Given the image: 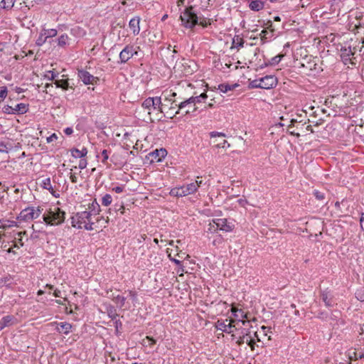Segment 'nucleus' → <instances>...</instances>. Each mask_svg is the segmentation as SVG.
Listing matches in <instances>:
<instances>
[{"mask_svg": "<svg viewBox=\"0 0 364 364\" xmlns=\"http://www.w3.org/2000/svg\"><path fill=\"white\" fill-rule=\"evenodd\" d=\"M139 22L140 18L139 16L134 17L129 21V26L134 35L139 34L140 31Z\"/></svg>", "mask_w": 364, "mask_h": 364, "instance_id": "dca6fc26", "label": "nucleus"}, {"mask_svg": "<svg viewBox=\"0 0 364 364\" xmlns=\"http://www.w3.org/2000/svg\"><path fill=\"white\" fill-rule=\"evenodd\" d=\"M70 152L71 155L75 158H82L87 155V149L82 148L81 150H79L76 148H73L70 150Z\"/></svg>", "mask_w": 364, "mask_h": 364, "instance_id": "5701e85b", "label": "nucleus"}, {"mask_svg": "<svg viewBox=\"0 0 364 364\" xmlns=\"http://www.w3.org/2000/svg\"><path fill=\"white\" fill-rule=\"evenodd\" d=\"M360 42H359L358 44H360ZM361 43V47H360L359 45H351L350 43H346L341 48V57H353L357 48H359L360 52H361L364 48V39L362 40Z\"/></svg>", "mask_w": 364, "mask_h": 364, "instance_id": "423d86ee", "label": "nucleus"}, {"mask_svg": "<svg viewBox=\"0 0 364 364\" xmlns=\"http://www.w3.org/2000/svg\"><path fill=\"white\" fill-rule=\"evenodd\" d=\"M2 112L4 113V114H14V109H13V107L11 106H9V105H5L3 108H2Z\"/></svg>", "mask_w": 364, "mask_h": 364, "instance_id": "a18cd8bd", "label": "nucleus"}, {"mask_svg": "<svg viewBox=\"0 0 364 364\" xmlns=\"http://www.w3.org/2000/svg\"><path fill=\"white\" fill-rule=\"evenodd\" d=\"M186 110L184 111L185 112V114H191V113H193L195 112H196L197 110H193V104L191 105H187L183 109Z\"/></svg>", "mask_w": 364, "mask_h": 364, "instance_id": "603ef678", "label": "nucleus"}, {"mask_svg": "<svg viewBox=\"0 0 364 364\" xmlns=\"http://www.w3.org/2000/svg\"><path fill=\"white\" fill-rule=\"evenodd\" d=\"M68 36L67 34L61 35L58 39V45L60 47H64L67 45Z\"/></svg>", "mask_w": 364, "mask_h": 364, "instance_id": "2f4dec72", "label": "nucleus"}, {"mask_svg": "<svg viewBox=\"0 0 364 364\" xmlns=\"http://www.w3.org/2000/svg\"><path fill=\"white\" fill-rule=\"evenodd\" d=\"M65 215V212L58 207H54L50 208L47 213L43 214V219L48 225H58L64 222Z\"/></svg>", "mask_w": 364, "mask_h": 364, "instance_id": "f03ea898", "label": "nucleus"}, {"mask_svg": "<svg viewBox=\"0 0 364 364\" xmlns=\"http://www.w3.org/2000/svg\"><path fill=\"white\" fill-rule=\"evenodd\" d=\"M42 31L43 33V35H45V36L46 37L47 39L48 38L55 37L58 33L57 30L53 29V28L52 29H43Z\"/></svg>", "mask_w": 364, "mask_h": 364, "instance_id": "7c9ffc66", "label": "nucleus"}, {"mask_svg": "<svg viewBox=\"0 0 364 364\" xmlns=\"http://www.w3.org/2000/svg\"><path fill=\"white\" fill-rule=\"evenodd\" d=\"M210 136L211 138H215V137H225V134L223 132H212L210 133Z\"/></svg>", "mask_w": 364, "mask_h": 364, "instance_id": "09e8293b", "label": "nucleus"}, {"mask_svg": "<svg viewBox=\"0 0 364 364\" xmlns=\"http://www.w3.org/2000/svg\"><path fill=\"white\" fill-rule=\"evenodd\" d=\"M70 178L73 183H77V177L75 174L71 173Z\"/></svg>", "mask_w": 364, "mask_h": 364, "instance_id": "69168bd1", "label": "nucleus"}, {"mask_svg": "<svg viewBox=\"0 0 364 364\" xmlns=\"http://www.w3.org/2000/svg\"><path fill=\"white\" fill-rule=\"evenodd\" d=\"M42 186L43 188L47 189V190H50L53 188L50 178H45L44 180H43Z\"/></svg>", "mask_w": 364, "mask_h": 364, "instance_id": "a19ab883", "label": "nucleus"}, {"mask_svg": "<svg viewBox=\"0 0 364 364\" xmlns=\"http://www.w3.org/2000/svg\"><path fill=\"white\" fill-rule=\"evenodd\" d=\"M87 213L90 215H99L101 209L99 203L97 202L96 199H95L91 203L88 205Z\"/></svg>", "mask_w": 364, "mask_h": 364, "instance_id": "f3484780", "label": "nucleus"}, {"mask_svg": "<svg viewBox=\"0 0 364 364\" xmlns=\"http://www.w3.org/2000/svg\"><path fill=\"white\" fill-rule=\"evenodd\" d=\"M327 313L326 312H320L318 314V315L317 316L318 318H321V319H326L327 318Z\"/></svg>", "mask_w": 364, "mask_h": 364, "instance_id": "680f3d73", "label": "nucleus"}, {"mask_svg": "<svg viewBox=\"0 0 364 364\" xmlns=\"http://www.w3.org/2000/svg\"><path fill=\"white\" fill-rule=\"evenodd\" d=\"M246 343L248 344V346H250L252 348H254V345H255V341L252 338L251 336H248L247 337V339H246Z\"/></svg>", "mask_w": 364, "mask_h": 364, "instance_id": "4d7b16f0", "label": "nucleus"}, {"mask_svg": "<svg viewBox=\"0 0 364 364\" xmlns=\"http://www.w3.org/2000/svg\"><path fill=\"white\" fill-rule=\"evenodd\" d=\"M237 86V84L233 85H228V84H226V85L225 84H221V85H220L218 86V89L220 90V92H222L223 93H226L228 91L233 90Z\"/></svg>", "mask_w": 364, "mask_h": 364, "instance_id": "c756f323", "label": "nucleus"}, {"mask_svg": "<svg viewBox=\"0 0 364 364\" xmlns=\"http://www.w3.org/2000/svg\"><path fill=\"white\" fill-rule=\"evenodd\" d=\"M56 330L60 333L68 334L72 328V325L68 322H61L57 323Z\"/></svg>", "mask_w": 364, "mask_h": 364, "instance_id": "6ab92c4d", "label": "nucleus"}, {"mask_svg": "<svg viewBox=\"0 0 364 364\" xmlns=\"http://www.w3.org/2000/svg\"><path fill=\"white\" fill-rule=\"evenodd\" d=\"M17 319L11 315L4 316L0 321V331L16 323Z\"/></svg>", "mask_w": 364, "mask_h": 364, "instance_id": "ddd939ff", "label": "nucleus"}, {"mask_svg": "<svg viewBox=\"0 0 364 364\" xmlns=\"http://www.w3.org/2000/svg\"><path fill=\"white\" fill-rule=\"evenodd\" d=\"M353 354L355 355V359H364V353H356L354 352Z\"/></svg>", "mask_w": 364, "mask_h": 364, "instance_id": "0e129e2a", "label": "nucleus"}, {"mask_svg": "<svg viewBox=\"0 0 364 364\" xmlns=\"http://www.w3.org/2000/svg\"><path fill=\"white\" fill-rule=\"evenodd\" d=\"M14 114H23L28 111V105L24 103H20L13 107Z\"/></svg>", "mask_w": 364, "mask_h": 364, "instance_id": "aec40b11", "label": "nucleus"}, {"mask_svg": "<svg viewBox=\"0 0 364 364\" xmlns=\"http://www.w3.org/2000/svg\"><path fill=\"white\" fill-rule=\"evenodd\" d=\"M146 340H147V341H148L146 346H149L150 347L154 346L156 342V341L155 339H154L153 338L149 337V336H146Z\"/></svg>", "mask_w": 364, "mask_h": 364, "instance_id": "864d4df0", "label": "nucleus"}, {"mask_svg": "<svg viewBox=\"0 0 364 364\" xmlns=\"http://www.w3.org/2000/svg\"><path fill=\"white\" fill-rule=\"evenodd\" d=\"M213 223L215 224L216 228L220 230L230 232L232 230L233 225L228 223L226 218L215 219Z\"/></svg>", "mask_w": 364, "mask_h": 364, "instance_id": "9b49d317", "label": "nucleus"}, {"mask_svg": "<svg viewBox=\"0 0 364 364\" xmlns=\"http://www.w3.org/2000/svg\"><path fill=\"white\" fill-rule=\"evenodd\" d=\"M16 223L12 221L11 222V225H5V224H1V225H0V228L1 229H4V230H6V228H9V227H12Z\"/></svg>", "mask_w": 364, "mask_h": 364, "instance_id": "052dcab7", "label": "nucleus"}, {"mask_svg": "<svg viewBox=\"0 0 364 364\" xmlns=\"http://www.w3.org/2000/svg\"><path fill=\"white\" fill-rule=\"evenodd\" d=\"M43 209L41 207L35 208L33 206L22 210L18 218L23 221H30L38 218L41 214Z\"/></svg>", "mask_w": 364, "mask_h": 364, "instance_id": "39448f33", "label": "nucleus"}, {"mask_svg": "<svg viewBox=\"0 0 364 364\" xmlns=\"http://www.w3.org/2000/svg\"><path fill=\"white\" fill-rule=\"evenodd\" d=\"M153 97H148L141 104V107L147 110V115L149 120L152 121L151 117V110L153 109Z\"/></svg>", "mask_w": 364, "mask_h": 364, "instance_id": "a211bd4d", "label": "nucleus"}, {"mask_svg": "<svg viewBox=\"0 0 364 364\" xmlns=\"http://www.w3.org/2000/svg\"><path fill=\"white\" fill-rule=\"evenodd\" d=\"M244 43L245 41L242 38L237 36V38H233L232 46L239 49L240 48L243 47Z\"/></svg>", "mask_w": 364, "mask_h": 364, "instance_id": "72a5a7b5", "label": "nucleus"}, {"mask_svg": "<svg viewBox=\"0 0 364 364\" xmlns=\"http://www.w3.org/2000/svg\"><path fill=\"white\" fill-rule=\"evenodd\" d=\"M115 300L117 302H119L120 303V306H123L124 305V303H125V300L126 299L123 296H117L116 298H115Z\"/></svg>", "mask_w": 364, "mask_h": 364, "instance_id": "6e6d98bb", "label": "nucleus"}, {"mask_svg": "<svg viewBox=\"0 0 364 364\" xmlns=\"http://www.w3.org/2000/svg\"><path fill=\"white\" fill-rule=\"evenodd\" d=\"M58 75V73H55L53 70H49L47 72V73L45 75V77L47 78L48 80H53L55 77H57Z\"/></svg>", "mask_w": 364, "mask_h": 364, "instance_id": "37998d69", "label": "nucleus"}, {"mask_svg": "<svg viewBox=\"0 0 364 364\" xmlns=\"http://www.w3.org/2000/svg\"><path fill=\"white\" fill-rule=\"evenodd\" d=\"M176 96V92H172V93H171V95H169V97H165V98H164V102H173V101H174V100L178 101V100H176V99H173V97H175ZM176 103H177V104H179V102H177ZM176 107H178V106H177V105H176V103H173V104H172V103H171V106H170V107H169V109H175Z\"/></svg>", "mask_w": 364, "mask_h": 364, "instance_id": "393cba45", "label": "nucleus"}, {"mask_svg": "<svg viewBox=\"0 0 364 364\" xmlns=\"http://www.w3.org/2000/svg\"><path fill=\"white\" fill-rule=\"evenodd\" d=\"M170 194L176 197H183L187 196L182 186L172 188L171 190Z\"/></svg>", "mask_w": 364, "mask_h": 364, "instance_id": "b1692460", "label": "nucleus"}, {"mask_svg": "<svg viewBox=\"0 0 364 364\" xmlns=\"http://www.w3.org/2000/svg\"><path fill=\"white\" fill-rule=\"evenodd\" d=\"M15 0H2L0 2V8L10 9L14 6Z\"/></svg>", "mask_w": 364, "mask_h": 364, "instance_id": "bb28decb", "label": "nucleus"}, {"mask_svg": "<svg viewBox=\"0 0 364 364\" xmlns=\"http://www.w3.org/2000/svg\"><path fill=\"white\" fill-rule=\"evenodd\" d=\"M46 37L45 36V35H43V31H41L38 38L36 40V43L38 46H41L46 42Z\"/></svg>", "mask_w": 364, "mask_h": 364, "instance_id": "f704fd0d", "label": "nucleus"}, {"mask_svg": "<svg viewBox=\"0 0 364 364\" xmlns=\"http://www.w3.org/2000/svg\"><path fill=\"white\" fill-rule=\"evenodd\" d=\"M320 298L326 307H333L336 304L333 294L328 289L320 291Z\"/></svg>", "mask_w": 364, "mask_h": 364, "instance_id": "9d476101", "label": "nucleus"}, {"mask_svg": "<svg viewBox=\"0 0 364 364\" xmlns=\"http://www.w3.org/2000/svg\"><path fill=\"white\" fill-rule=\"evenodd\" d=\"M201 102H202V100L199 98L198 96H192V97H189L188 99H186L181 102H179V104L176 103L177 102L176 100L173 101L172 104L176 103V105L178 106V110L175 112V115L178 114L180 113V111L183 110V109L187 105H191L192 104H193V110H197L198 107L196 106V104L200 103Z\"/></svg>", "mask_w": 364, "mask_h": 364, "instance_id": "0eeeda50", "label": "nucleus"}, {"mask_svg": "<svg viewBox=\"0 0 364 364\" xmlns=\"http://www.w3.org/2000/svg\"><path fill=\"white\" fill-rule=\"evenodd\" d=\"M71 33L76 34L79 36H83L85 34V31L79 26H75L71 29Z\"/></svg>", "mask_w": 364, "mask_h": 364, "instance_id": "e433bc0d", "label": "nucleus"}, {"mask_svg": "<svg viewBox=\"0 0 364 364\" xmlns=\"http://www.w3.org/2000/svg\"><path fill=\"white\" fill-rule=\"evenodd\" d=\"M355 294L357 299L360 301H364V287L358 289Z\"/></svg>", "mask_w": 364, "mask_h": 364, "instance_id": "58836bf2", "label": "nucleus"}, {"mask_svg": "<svg viewBox=\"0 0 364 364\" xmlns=\"http://www.w3.org/2000/svg\"><path fill=\"white\" fill-rule=\"evenodd\" d=\"M12 280L13 279L11 277H6L4 279L0 281V285L10 287L12 284Z\"/></svg>", "mask_w": 364, "mask_h": 364, "instance_id": "c03bdc74", "label": "nucleus"}, {"mask_svg": "<svg viewBox=\"0 0 364 364\" xmlns=\"http://www.w3.org/2000/svg\"><path fill=\"white\" fill-rule=\"evenodd\" d=\"M213 143L215 144L214 146L217 148H225L226 145L228 147L230 146V144L225 139H222L221 141H217L216 140Z\"/></svg>", "mask_w": 364, "mask_h": 364, "instance_id": "c9c22d12", "label": "nucleus"}, {"mask_svg": "<svg viewBox=\"0 0 364 364\" xmlns=\"http://www.w3.org/2000/svg\"><path fill=\"white\" fill-rule=\"evenodd\" d=\"M124 186H116L112 188V191H114L117 193H120L124 191Z\"/></svg>", "mask_w": 364, "mask_h": 364, "instance_id": "13d9d810", "label": "nucleus"}, {"mask_svg": "<svg viewBox=\"0 0 364 364\" xmlns=\"http://www.w3.org/2000/svg\"><path fill=\"white\" fill-rule=\"evenodd\" d=\"M314 196L318 200H323L325 199V193L318 190H314L313 192Z\"/></svg>", "mask_w": 364, "mask_h": 364, "instance_id": "ea45409f", "label": "nucleus"}, {"mask_svg": "<svg viewBox=\"0 0 364 364\" xmlns=\"http://www.w3.org/2000/svg\"><path fill=\"white\" fill-rule=\"evenodd\" d=\"M102 156L103 157V159L102 160V162L105 164L107 163V161L108 158H109L108 151L106 150V149H104L102 151Z\"/></svg>", "mask_w": 364, "mask_h": 364, "instance_id": "3c124183", "label": "nucleus"}, {"mask_svg": "<svg viewBox=\"0 0 364 364\" xmlns=\"http://www.w3.org/2000/svg\"><path fill=\"white\" fill-rule=\"evenodd\" d=\"M153 109L157 110L161 113H163L166 107L168 106V105H166L164 101H161V98L160 97H153Z\"/></svg>", "mask_w": 364, "mask_h": 364, "instance_id": "2eb2a0df", "label": "nucleus"}, {"mask_svg": "<svg viewBox=\"0 0 364 364\" xmlns=\"http://www.w3.org/2000/svg\"><path fill=\"white\" fill-rule=\"evenodd\" d=\"M360 224L362 229L364 230V215H363L360 219Z\"/></svg>", "mask_w": 364, "mask_h": 364, "instance_id": "774afa93", "label": "nucleus"}, {"mask_svg": "<svg viewBox=\"0 0 364 364\" xmlns=\"http://www.w3.org/2000/svg\"><path fill=\"white\" fill-rule=\"evenodd\" d=\"M140 50L139 46H136L132 44L127 45L119 53V61L120 63H126L133 56L138 55V52Z\"/></svg>", "mask_w": 364, "mask_h": 364, "instance_id": "20e7f679", "label": "nucleus"}, {"mask_svg": "<svg viewBox=\"0 0 364 364\" xmlns=\"http://www.w3.org/2000/svg\"><path fill=\"white\" fill-rule=\"evenodd\" d=\"M199 24L203 27H207L208 25H210V23H208L205 20L203 19L200 21Z\"/></svg>", "mask_w": 364, "mask_h": 364, "instance_id": "338daca9", "label": "nucleus"}, {"mask_svg": "<svg viewBox=\"0 0 364 364\" xmlns=\"http://www.w3.org/2000/svg\"><path fill=\"white\" fill-rule=\"evenodd\" d=\"M91 219L92 215L87 210L78 212L71 218L72 226L78 229L84 228L87 230H93L95 223Z\"/></svg>", "mask_w": 364, "mask_h": 364, "instance_id": "f257e3e1", "label": "nucleus"}, {"mask_svg": "<svg viewBox=\"0 0 364 364\" xmlns=\"http://www.w3.org/2000/svg\"><path fill=\"white\" fill-rule=\"evenodd\" d=\"M284 57V55H277L272 58L271 60V64H278L282 58Z\"/></svg>", "mask_w": 364, "mask_h": 364, "instance_id": "de8ad7c7", "label": "nucleus"}, {"mask_svg": "<svg viewBox=\"0 0 364 364\" xmlns=\"http://www.w3.org/2000/svg\"><path fill=\"white\" fill-rule=\"evenodd\" d=\"M64 132L66 135H71L73 133V129L71 127H67L65 129Z\"/></svg>", "mask_w": 364, "mask_h": 364, "instance_id": "e2e57ef3", "label": "nucleus"}, {"mask_svg": "<svg viewBox=\"0 0 364 364\" xmlns=\"http://www.w3.org/2000/svg\"><path fill=\"white\" fill-rule=\"evenodd\" d=\"M112 202V197L110 194H105L102 198V204L105 206L109 205Z\"/></svg>", "mask_w": 364, "mask_h": 364, "instance_id": "473e14b6", "label": "nucleus"}, {"mask_svg": "<svg viewBox=\"0 0 364 364\" xmlns=\"http://www.w3.org/2000/svg\"><path fill=\"white\" fill-rule=\"evenodd\" d=\"M58 139V136L55 134H51L49 137L47 138V142H52Z\"/></svg>", "mask_w": 364, "mask_h": 364, "instance_id": "bf43d9fd", "label": "nucleus"}, {"mask_svg": "<svg viewBox=\"0 0 364 364\" xmlns=\"http://www.w3.org/2000/svg\"><path fill=\"white\" fill-rule=\"evenodd\" d=\"M273 30L271 32H268L267 30L264 29L261 31L259 36L261 37L262 41L264 43L267 41L269 38H271L273 36Z\"/></svg>", "mask_w": 364, "mask_h": 364, "instance_id": "c85d7f7f", "label": "nucleus"}, {"mask_svg": "<svg viewBox=\"0 0 364 364\" xmlns=\"http://www.w3.org/2000/svg\"><path fill=\"white\" fill-rule=\"evenodd\" d=\"M8 90L6 86L0 87V103L7 97Z\"/></svg>", "mask_w": 364, "mask_h": 364, "instance_id": "4c0bfd02", "label": "nucleus"}, {"mask_svg": "<svg viewBox=\"0 0 364 364\" xmlns=\"http://www.w3.org/2000/svg\"><path fill=\"white\" fill-rule=\"evenodd\" d=\"M55 84L57 87H60L64 90H67L69 88V82L68 80H58L55 81Z\"/></svg>", "mask_w": 364, "mask_h": 364, "instance_id": "a878e982", "label": "nucleus"}, {"mask_svg": "<svg viewBox=\"0 0 364 364\" xmlns=\"http://www.w3.org/2000/svg\"><path fill=\"white\" fill-rule=\"evenodd\" d=\"M228 320L226 319L225 321H218L217 322V328L223 331V332H225V333H230L231 332H232V329L233 328H235V326L232 324V323L234 322V321H230L228 323H226V322H228Z\"/></svg>", "mask_w": 364, "mask_h": 364, "instance_id": "f8f14e48", "label": "nucleus"}, {"mask_svg": "<svg viewBox=\"0 0 364 364\" xmlns=\"http://www.w3.org/2000/svg\"><path fill=\"white\" fill-rule=\"evenodd\" d=\"M262 89H270L275 87L277 84V79L274 75H266L259 78Z\"/></svg>", "mask_w": 364, "mask_h": 364, "instance_id": "1a4fd4ad", "label": "nucleus"}, {"mask_svg": "<svg viewBox=\"0 0 364 364\" xmlns=\"http://www.w3.org/2000/svg\"><path fill=\"white\" fill-rule=\"evenodd\" d=\"M87 165V160L85 159H82L80 161L78 166L80 169H84L86 168Z\"/></svg>", "mask_w": 364, "mask_h": 364, "instance_id": "5fc2aeb1", "label": "nucleus"}, {"mask_svg": "<svg viewBox=\"0 0 364 364\" xmlns=\"http://www.w3.org/2000/svg\"><path fill=\"white\" fill-rule=\"evenodd\" d=\"M341 58L343 63L346 65H348L349 64H350V65L355 64V63L353 61L355 59V58H354V57H348V58L341 57Z\"/></svg>", "mask_w": 364, "mask_h": 364, "instance_id": "79ce46f5", "label": "nucleus"}, {"mask_svg": "<svg viewBox=\"0 0 364 364\" xmlns=\"http://www.w3.org/2000/svg\"><path fill=\"white\" fill-rule=\"evenodd\" d=\"M151 154L157 161H161L166 156L167 151L164 149H156Z\"/></svg>", "mask_w": 364, "mask_h": 364, "instance_id": "412c9836", "label": "nucleus"}, {"mask_svg": "<svg viewBox=\"0 0 364 364\" xmlns=\"http://www.w3.org/2000/svg\"><path fill=\"white\" fill-rule=\"evenodd\" d=\"M180 18L186 28H192L198 23V18L197 14L193 11L192 6L186 8L181 14Z\"/></svg>", "mask_w": 364, "mask_h": 364, "instance_id": "7ed1b4c3", "label": "nucleus"}, {"mask_svg": "<svg viewBox=\"0 0 364 364\" xmlns=\"http://www.w3.org/2000/svg\"><path fill=\"white\" fill-rule=\"evenodd\" d=\"M77 76L85 85H94L99 80L98 77L93 76L85 70H78Z\"/></svg>", "mask_w": 364, "mask_h": 364, "instance_id": "6e6552de", "label": "nucleus"}, {"mask_svg": "<svg viewBox=\"0 0 364 364\" xmlns=\"http://www.w3.org/2000/svg\"><path fill=\"white\" fill-rule=\"evenodd\" d=\"M201 183H202L201 181H196L195 182L191 183L189 184L182 186V187H183L185 193L188 196V195L193 194V193H195L198 190V187L200 186Z\"/></svg>", "mask_w": 364, "mask_h": 364, "instance_id": "4468645a", "label": "nucleus"}, {"mask_svg": "<svg viewBox=\"0 0 364 364\" xmlns=\"http://www.w3.org/2000/svg\"><path fill=\"white\" fill-rule=\"evenodd\" d=\"M250 85L252 88H261V82H259V79H257L255 80H252Z\"/></svg>", "mask_w": 364, "mask_h": 364, "instance_id": "49530a36", "label": "nucleus"}, {"mask_svg": "<svg viewBox=\"0 0 364 364\" xmlns=\"http://www.w3.org/2000/svg\"><path fill=\"white\" fill-rule=\"evenodd\" d=\"M249 7L251 10L259 11L264 7V1L262 0H254L250 2Z\"/></svg>", "mask_w": 364, "mask_h": 364, "instance_id": "4be33fe9", "label": "nucleus"}, {"mask_svg": "<svg viewBox=\"0 0 364 364\" xmlns=\"http://www.w3.org/2000/svg\"><path fill=\"white\" fill-rule=\"evenodd\" d=\"M248 336H249V333H245V334H243L242 336H240L237 342L238 343V345H242V343H246V339Z\"/></svg>", "mask_w": 364, "mask_h": 364, "instance_id": "8fccbe9b", "label": "nucleus"}, {"mask_svg": "<svg viewBox=\"0 0 364 364\" xmlns=\"http://www.w3.org/2000/svg\"><path fill=\"white\" fill-rule=\"evenodd\" d=\"M25 234H26V232H17V235L18 236V238H16L17 240V241L14 242L13 247L19 249L20 247L23 246V242L22 241V235H25Z\"/></svg>", "mask_w": 364, "mask_h": 364, "instance_id": "cd10ccee", "label": "nucleus"}]
</instances>
